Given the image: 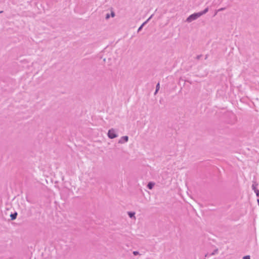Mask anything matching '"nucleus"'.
Returning a JSON list of instances; mask_svg holds the SVG:
<instances>
[{"label":"nucleus","mask_w":259,"mask_h":259,"mask_svg":"<svg viewBox=\"0 0 259 259\" xmlns=\"http://www.w3.org/2000/svg\"><path fill=\"white\" fill-rule=\"evenodd\" d=\"M16 215H17V213H15L14 214H11V217L12 220L15 219L16 218Z\"/></svg>","instance_id":"obj_9"},{"label":"nucleus","mask_w":259,"mask_h":259,"mask_svg":"<svg viewBox=\"0 0 259 259\" xmlns=\"http://www.w3.org/2000/svg\"><path fill=\"white\" fill-rule=\"evenodd\" d=\"M107 136L110 139H113L118 137V130L116 128H111L107 133Z\"/></svg>","instance_id":"obj_1"},{"label":"nucleus","mask_w":259,"mask_h":259,"mask_svg":"<svg viewBox=\"0 0 259 259\" xmlns=\"http://www.w3.org/2000/svg\"><path fill=\"white\" fill-rule=\"evenodd\" d=\"M218 249H215V250H214L212 253H211L210 254V255H214V254H215L218 253Z\"/></svg>","instance_id":"obj_8"},{"label":"nucleus","mask_w":259,"mask_h":259,"mask_svg":"<svg viewBox=\"0 0 259 259\" xmlns=\"http://www.w3.org/2000/svg\"><path fill=\"white\" fill-rule=\"evenodd\" d=\"M256 185H255V184H253V185H252V189L253 190L254 192H255V190H257V189H256Z\"/></svg>","instance_id":"obj_10"},{"label":"nucleus","mask_w":259,"mask_h":259,"mask_svg":"<svg viewBox=\"0 0 259 259\" xmlns=\"http://www.w3.org/2000/svg\"><path fill=\"white\" fill-rule=\"evenodd\" d=\"M127 214L130 218L134 219V220H136L135 212L128 211L127 212Z\"/></svg>","instance_id":"obj_4"},{"label":"nucleus","mask_w":259,"mask_h":259,"mask_svg":"<svg viewBox=\"0 0 259 259\" xmlns=\"http://www.w3.org/2000/svg\"><path fill=\"white\" fill-rule=\"evenodd\" d=\"M208 11V8H206L203 11L198 12L200 15L201 16L203 15L206 14Z\"/></svg>","instance_id":"obj_5"},{"label":"nucleus","mask_w":259,"mask_h":259,"mask_svg":"<svg viewBox=\"0 0 259 259\" xmlns=\"http://www.w3.org/2000/svg\"><path fill=\"white\" fill-rule=\"evenodd\" d=\"M3 12L2 11H0V14L2 13Z\"/></svg>","instance_id":"obj_22"},{"label":"nucleus","mask_w":259,"mask_h":259,"mask_svg":"<svg viewBox=\"0 0 259 259\" xmlns=\"http://www.w3.org/2000/svg\"><path fill=\"white\" fill-rule=\"evenodd\" d=\"M133 253L134 255H137L139 254V252L138 251H134Z\"/></svg>","instance_id":"obj_18"},{"label":"nucleus","mask_w":259,"mask_h":259,"mask_svg":"<svg viewBox=\"0 0 259 259\" xmlns=\"http://www.w3.org/2000/svg\"><path fill=\"white\" fill-rule=\"evenodd\" d=\"M157 92H158V91H157V90H156V91H155V92L154 94H155H155H156Z\"/></svg>","instance_id":"obj_20"},{"label":"nucleus","mask_w":259,"mask_h":259,"mask_svg":"<svg viewBox=\"0 0 259 259\" xmlns=\"http://www.w3.org/2000/svg\"><path fill=\"white\" fill-rule=\"evenodd\" d=\"M128 141V137L127 136L121 137L118 141L119 144H124Z\"/></svg>","instance_id":"obj_3"},{"label":"nucleus","mask_w":259,"mask_h":259,"mask_svg":"<svg viewBox=\"0 0 259 259\" xmlns=\"http://www.w3.org/2000/svg\"><path fill=\"white\" fill-rule=\"evenodd\" d=\"M159 89H160V84H159V83H158L156 87V90H157V91H158Z\"/></svg>","instance_id":"obj_11"},{"label":"nucleus","mask_w":259,"mask_h":259,"mask_svg":"<svg viewBox=\"0 0 259 259\" xmlns=\"http://www.w3.org/2000/svg\"><path fill=\"white\" fill-rule=\"evenodd\" d=\"M242 259H250V258L249 256L247 255V256H244Z\"/></svg>","instance_id":"obj_14"},{"label":"nucleus","mask_w":259,"mask_h":259,"mask_svg":"<svg viewBox=\"0 0 259 259\" xmlns=\"http://www.w3.org/2000/svg\"><path fill=\"white\" fill-rule=\"evenodd\" d=\"M111 16L113 18L115 17V13L114 12H112L111 13Z\"/></svg>","instance_id":"obj_15"},{"label":"nucleus","mask_w":259,"mask_h":259,"mask_svg":"<svg viewBox=\"0 0 259 259\" xmlns=\"http://www.w3.org/2000/svg\"><path fill=\"white\" fill-rule=\"evenodd\" d=\"M257 201L258 204V205H259V197H258V198L257 199Z\"/></svg>","instance_id":"obj_19"},{"label":"nucleus","mask_w":259,"mask_h":259,"mask_svg":"<svg viewBox=\"0 0 259 259\" xmlns=\"http://www.w3.org/2000/svg\"><path fill=\"white\" fill-rule=\"evenodd\" d=\"M153 15H151V16L145 22L146 24L152 18Z\"/></svg>","instance_id":"obj_13"},{"label":"nucleus","mask_w":259,"mask_h":259,"mask_svg":"<svg viewBox=\"0 0 259 259\" xmlns=\"http://www.w3.org/2000/svg\"><path fill=\"white\" fill-rule=\"evenodd\" d=\"M255 193L256 194V195L259 197V190H255Z\"/></svg>","instance_id":"obj_12"},{"label":"nucleus","mask_w":259,"mask_h":259,"mask_svg":"<svg viewBox=\"0 0 259 259\" xmlns=\"http://www.w3.org/2000/svg\"><path fill=\"white\" fill-rule=\"evenodd\" d=\"M200 17H201V16L200 15V14H199V13L198 12V13H194V14H191V15H190L187 18L186 21L188 23H191L193 21L197 19L198 18H199Z\"/></svg>","instance_id":"obj_2"},{"label":"nucleus","mask_w":259,"mask_h":259,"mask_svg":"<svg viewBox=\"0 0 259 259\" xmlns=\"http://www.w3.org/2000/svg\"><path fill=\"white\" fill-rule=\"evenodd\" d=\"M225 10V8H220L219 9V10H217V12H220V11H223Z\"/></svg>","instance_id":"obj_17"},{"label":"nucleus","mask_w":259,"mask_h":259,"mask_svg":"<svg viewBox=\"0 0 259 259\" xmlns=\"http://www.w3.org/2000/svg\"><path fill=\"white\" fill-rule=\"evenodd\" d=\"M155 184L154 183H152V182H149L148 185H147V187L149 189H152L154 186Z\"/></svg>","instance_id":"obj_6"},{"label":"nucleus","mask_w":259,"mask_h":259,"mask_svg":"<svg viewBox=\"0 0 259 259\" xmlns=\"http://www.w3.org/2000/svg\"><path fill=\"white\" fill-rule=\"evenodd\" d=\"M110 15H109V14H107L106 15V19H108L110 18Z\"/></svg>","instance_id":"obj_16"},{"label":"nucleus","mask_w":259,"mask_h":259,"mask_svg":"<svg viewBox=\"0 0 259 259\" xmlns=\"http://www.w3.org/2000/svg\"><path fill=\"white\" fill-rule=\"evenodd\" d=\"M218 12H217V11H216V12H214V15H217V13H218Z\"/></svg>","instance_id":"obj_21"},{"label":"nucleus","mask_w":259,"mask_h":259,"mask_svg":"<svg viewBox=\"0 0 259 259\" xmlns=\"http://www.w3.org/2000/svg\"><path fill=\"white\" fill-rule=\"evenodd\" d=\"M146 24V22H144L141 25V26L138 28V32H139L140 31L142 28L143 27V26Z\"/></svg>","instance_id":"obj_7"}]
</instances>
